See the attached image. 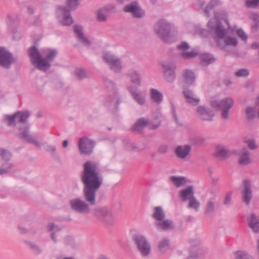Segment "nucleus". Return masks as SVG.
I'll list each match as a JSON object with an SVG mask.
<instances>
[{
    "instance_id": "nucleus-1",
    "label": "nucleus",
    "mask_w": 259,
    "mask_h": 259,
    "mask_svg": "<svg viewBox=\"0 0 259 259\" xmlns=\"http://www.w3.org/2000/svg\"><path fill=\"white\" fill-rule=\"evenodd\" d=\"M100 171V165L97 163L87 161L83 164L80 179L83 184L84 200L74 198L69 200V206L73 211L79 214H88L91 211L90 206L96 204V192L102 184Z\"/></svg>"
},
{
    "instance_id": "nucleus-54",
    "label": "nucleus",
    "mask_w": 259,
    "mask_h": 259,
    "mask_svg": "<svg viewBox=\"0 0 259 259\" xmlns=\"http://www.w3.org/2000/svg\"><path fill=\"white\" fill-rule=\"evenodd\" d=\"M214 114L213 112L210 110L207 112H206V113L204 114L203 118L204 119H200V120L202 121H211L213 119V117H214Z\"/></svg>"
},
{
    "instance_id": "nucleus-16",
    "label": "nucleus",
    "mask_w": 259,
    "mask_h": 259,
    "mask_svg": "<svg viewBox=\"0 0 259 259\" xmlns=\"http://www.w3.org/2000/svg\"><path fill=\"white\" fill-rule=\"evenodd\" d=\"M219 2L215 0L211 1L204 8L205 2L204 0H200L196 5L197 8L201 10L205 16L209 17L210 16V11L218 6Z\"/></svg>"
},
{
    "instance_id": "nucleus-3",
    "label": "nucleus",
    "mask_w": 259,
    "mask_h": 259,
    "mask_svg": "<svg viewBox=\"0 0 259 259\" xmlns=\"http://www.w3.org/2000/svg\"><path fill=\"white\" fill-rule=\"evenodd\" d=\"M15 115H17L16 122L21 123L19 129V138L28 143L33 144L36 147H40V143L29 134V124L26 122L30 116L29 112L27 111H19L15 112Z\"/></svg>"
},
{
    "instance_id": "nucleus-6",
    "label": "nucleus",
    "mask_w": 259,
    "mask_h": 259,
    "mask_svg": "<svg viewBox=\"0 0 259 259\" xmlns=\"http://www.w3.org/2000/svg\"><path fill=\"white\" fill-rule=\"evenodd\" d=\"M211 105L213 108H219L221 111V116L224 119L229 117V110L233 107L234 101L231 98H226L221 101L212 100Z\"/></svg>"
},
{
    "instance_id": "nucleus-29",
    "label": "nucleus",
    "mask_w": 259,
    "mask_h": 259,
    "mask_svg": "<svg viewBox=\"0 0 259 259\" xmlns=\"http://www.w3.org/2000/svg\"><path fill=\"white\" fill-rule=\"evenodd\" d=\"M170 240L166 237L162 238L158 242L157 248L161 252H165L170 247Z\"/></svg>"
},
{
    "instance_id": "nucleus-30",
    "label": "nucleus",
    "mask_w": 259,
    "mask_h": 259,
    "mask_svg": "<svg viewBox=\"0 0 259 259\" xmlns=\"http://www.w3.org/2000/svg\"><path fill=\"white\" fill-rule=\"evenodd\" d=\"M148 124V120L144 118L139 119L137 122L133 125L132 130L133 131H138L141 133L143 129Z\"/></svg>"
},
{
    "instance_id": "nucleus-45",
    "label": "nucleus",
    "mask_w": 259,
    "mask_h": 259,
    "mask_svg": "<svg viewBox=\"0 0 259 259\" xmlns=\"http://www.w3.org/2000/svg\"><path fill=\"white\" fill-rule=\"evenodd\" d=\"M108 17L109 15L106 13L102 8L98 10L97 15V18L98 21L100 22H106Z\"/></svg>"
},
{
    "instance_id": "nucleus-8",
    "label": "nucleus",
    "mask_w": 259,
    "mask_h": 259,
    "mask_svg": "<svg viewBox=\"0 0 259 259\" xmlns=\"http://www.w3.org/2000/svg\"><path fill=\"white\" fill-rule=\"evenodd\" d=\"M163 69V76L168 82H173L176 78V65L172 62H163L161 63Z\"/></svg>"
},
{
    "instance_id": "nucleus-10",
    "label": "nucleus",
    "mask_w": 259,
    "mask_h": 259,
    "mask_svg": "<svg viewBox=\"0 0 259 259\" xmlns=\"http://www.w3.org/2000/svg\"><path fill=\"white\" fill-rule=\"evenodd\" d=\"M103 58L113 71L115 73H119L121 71L122 66L120 60L118 57L109 52H106L104 53Z\"/></svg>"
},
{
    "instance_id": "nucleus-15",
    "label": "nucleus",
    "mask_w": 259,
    "mask_h": 259,
    "mask_svg": "<svg viewBox=\"0 0 259 259\" xmlns=\"http://www.w3.org/2000/svg\"><path fill=\"white\" fill-rule=\"evenodd\" d=\"M127 91L130 93L134 100L141 106L144 105L146 103V96L144 92L138 90V89L133 86L129 85L127 87Z\"/></svg>"
},
{
    "instance_id": "nucleus-36",
    "label": "nucleus",
    "mask_w": 259,
    "mask_h": 259,
    "mask_svg": "<svg viewBox=\"0 0 259 259\" xmlns=\"http://www.w3.org/2000/svg\"><path fill=\"white\" fill-rule=\"evenodd\" d=\"M202 63L204 66L208 65L214 62L215 59L211 54L208 53L202 54L200 56Z\"/></svg>"
},
{
    "instance_id": "nucleus-12",
    "label": "nucleus",
    "mask_w": 259,
    "mask_h": 259,
    "mask_svg": "<svg viewBox=\"0 0 259 259\" xmlns=\"http://www.w3.org/2000/svg\"><path fill=\"white\" fill-rule=\"evenodd\" d=\"M124 12L131 13L132 16L136 18H141L145 16V11L139 6V3L133 2L126 5L124 9Z\"/></svg>"
},
{
    "instance_id": "nucleus-51",
    "label": "nucleus",
    "mask_w": 259,
    "mask_h": 259,
    "mask_svg": "<svg viewBox=\"0 0 259 259\" xmlns=\"http://www.w3.org/2000/svg\"><path fill=\"white\" fill-rule=\"evenodd\" d=\"M107 14L109 16L110 14L116 12V8L113 5H108L102 8Z\"/></svg>"
},
{
    "instance_id": "nucleus-35",
    "label": "nucleus",
    "mask_w": 259,
    "mask_h": 259,
    "mask_svg": "<svg viewBox=\"0 0 259 259\" xmlns=\"http://www.w3.org/2000/svg\"><path fill=\"white\" fill-rule=\"evenodd\" d=\"M169 180L177 187H180L187 183L186 178L182 176H171L169 177Z\"/></svg>"
},
{
    "instance_id": "nucleus-44",
    "label": "nucleus",
    "mask_w": 259,
    "mask_h": 259,
    "mask_svg": "<svg viewBox=\"0 0 259 259\" xmlns=\"http://www.w3.org/2000/svg\"><path fill=\"white\" fill-rule=\"evenodd\" d=\"M74 74L76 79L79 80L88 77V74L85 70L82 68L77 69L74 72Z\"/></svg>"
},
{
    "instance_id": "nucleus-40",
    "label": "nucleus",
    "mask_w": 259,
    "mask_h": 259,
    "mask_svg": "<svg viewBox=\"0 0 259 259\" xmlns=\"http://www.w3.org/2000/svg\"><path fill=\"white\" fill-rule=\"evenodd\" d=\"M107 101H109L110 103H112L115 101V103L113 105V108L111 109V110L113 114H115L118 111L119 105L121 102V100L120 99L116 98L115 96H114L113 97H109L107 98Z\"/></svg>"
},
{
    "instance_id": "nucleus-62",
    "label": "nucleus",
    "mask_w": 259,
    "mask_h": 259,
    "mask_svg": "<svg viewBox=\"0 0 259 259\" xmlns=\"http://www.w3.org/2000/svg\"><path fill=\"white\" fill-rule=\"evenodd\" d=\"M168 151V148L166 145H161L158 148V152L161 154L166 153Z\"/></svg>"
},
{
    "instance_id": "nucleus-22",
    "label": "nucleus",
    "mask_w": 259,
    "mask_h": 259,
    "mask_svg": "<svg viewBox=\"0 0 259 259\" xmlns=\"http://www.w3.org/2000/svg\"><path fill=\"white\" fill-rule=\"evenodd\" d=\"M247 221L249 226L254 232H259V217L252 213L247 218Z\"/></svg>"
},
{
    "instance_id": "nucleus-49",
    "label": "nucleus",
    "mask_w": 259,
    "mask_h": 259,
    "mask_svg": "<svg viewBox=\"0 0 259 259\" xmlns=\"http://www.w3.org/2000/svg\"><path fill=\"white\" fill-rule=\"evenodd\" d=\"M210 110L209 108H206L204 106H199L196 108V112L198 115V117L199 119H204L203 116L204 114L206 113V112Z\"/></svg>"
},
{
    "instance_id": "nucleus-53",
    "label": "nucleus",
    "mask_w": 259,
    "mask_h": 259,
    "mask_svg": "<svg viewBox=\"0 0 259 259\" xmlns=\"http://www.w3.org/2000/svg\"><path fill=\"white\" fill-rule=\"evenodd\" d=\"M0 156L2 158V159L6 161H9L12 157V155L11 153L5 149H3L2 152L0 154Z\"/></svg>"
},
{
    "instance_id": "nucleus-60",
    "label": "nucleus",
    "mask_w": 259,
    "mask_h": 259,
    "mask_svg": "<svg viewBox=\"0 0 259 259\" xmlns=\"http://www.w3.org/2000/svg\"><path fill=\"white\" fill-rule=\"evenodd\" d=\"M104 83L106 88L111 89L114 88V83L110 79L107 78H104Z\"/></svg>"
},
{
    "instance_id": "nucleus-23",
    "label": "nucleus",
    "mask_w": 259,
    "mask_h": 259,
    "mask_svg": "<svg viewBox=\"0 0 259 259\" xmlns=\"http://www.w3.org/2000/svg\"><path fill=\"white\" fill-rule=\"evenodd\" d=\"M155 225L158 229L163 231L172 230L175 228L172 221L168 219L155 222Z\"/></svg>"
},
{
    "instance_id": "nucleus-42",
    "label": "nucleus",
    "mask_w": 259,
    "mask_h": 259,
    "mask_svg": "<svg viewBox=\"0 0 259 259\" xmlns=\"http://www.w3.org/2000/svg\"><path fill=\"white\" fill-rule=\"evenodd\" d=\"M198 54V52L195 51L190 52L182 51L180 56L183 59L187 60L195 58Z\"/></svg>"
},
{
    "instance_id": "nucleus-52",
    "label": "nucleus",
    "mask_w": 259,
    "mask_h": 259,
    "mask_svg": "<svg viewBox=\"0 0 259 259\" xmlns=\"http://www.w3.org/2000/svg\"><path fill=\"white\" fill-rule=\"evenodd\" d=\"M249 71L247 69L242 68L236 71L235 73V75L236 77H247L249 75Z\"/></svg>"
},
{
    "instance_id": "nucleus-48",
    "label": "nucleus",
    "mask_w": 259,
    "mask_h": 259,
    "mask_svg": "<svg viewBox=\"0 0 259 259\" xmlns=\"http://www.w3.org/2000/svg\"><path fill=\"white\" fill-rule=\"evenodd\" d=\"M65 242L66 245L72 248H76L78 245V243L75 242L74 239L70 236H67L65 238Z\"/></svg>"
},
{
    "instance_id": "nucleus-32",
    "label": "nucleus",
    "mask_w": 259,
    "mask_h": 259,
    "mask_svg": "<svg viewBox=\"0 0 259 259\" xmlns=\"http://www.w3.org/2000/svg\"><path fill=\"white\" fill-rule=\"evenodd\" d=\"M152 218L156 221H162L165 218V213L161 206H156L154 208Z\"/></svg>"
},
{
    "instance_id": "nucleus-64",
    "label": "nucleus",
    "mask_w": 259,
    "mask_h": 259,
    "mask_svg": "<svg viewBox=\"0 0 259 259\" xmlns=\"http://www.w3.org/2000/svg\"><path fill=\"white\" fill-rule=\"evenodd\" d=\"M35 9L31 6H28L27 7V12L29 14H33L35 12Z\"/></svg>"
},
{
    "instance_id": "nucleus-55",
    "label": "nucleus",
    "mask_w": 259,
    "mask_h": 259,
    "mask_svg": "<svg viewBox=\"0 0 259 259\" xmlns=\"http://www.w3.org/2000/svg\"><path fill=\"white\" fill-rule=\"evenodd\" d=\"M245 5L248 8H255L259 5V0H246Z\"/></svg>"
},
{
    "instance_id": "nucleus-56",
    "label": "nucleus",
    "mask_w": 259,
    "mask_h": 259,
    "mask_svg": "<svg viewBox=\"0 0 259 259\" xmlns=\"http://www.w3.org/2000/svg\"><path fill=\"white\" fill-rule=\"evenodd\" d=\"M232 195V192L231 191L228 192L226 193L223 202L225 205H230L231 204Z\"/></svg>"
},
{
    "instance_id": "nucleus-50",
    "label": "nucleus",
    "mask_w": 259,
    "mask_h": 259,
    "mask_svg": "<svg viewBox=\"0 0 259 259\" xmlns=\"http://www.w3.org/2000/svg\"><path fill=\"white\" fill-rule=\"evenodd\" d=\"M251 257L247 253L242 251H237L235 253V259H250Z\"/></svg>"
},
{
    "instance_id": "nucleus-25",
    "label": "nucleus",
    "mask_w": 259,
    "mask_h": 259,
    "mask_svg": "<svg viewBox=\"0 0 259 259\" xmlns=\"http://www.w3.org/2000/svg\"><path fill=\"white\" fill-rule=\"evenodd\" d=\"M182 78L184 82L188 85L193 84L196 79L194 73L192 70L189 69L184 70L182 74Z\"/></svg>"
},
{
    "instance_id": "nucleus-14",
    "label": "nucleus",
    "mask_w": 259,
    "mask_h": 259,
    "mask_svg": "<svg viewBox=\"0 0 259 259\" xmlns=\"http://www.w3.org/2000/svg\"><path fill=\"white\" fill-rule=\"evenodd\" d=\"M208 27L211 32H213L217 35V37L223 38L226 34V31L222 28V22L219 20L213 19L210 20L207 23Z\"/></svg>"
},
{
    "instance_id": "nucleus-41",
    "label": "nucleus",
    "mask_w": 259,
    "mask_h": 259,
    "mask_svg": "<svg viewBox=\"0 0 259 259\" xmlns=\"http://www.w3.org/2000/svg\"><path fill=\"white\" fill-rule=\"evenodd\" d=\"M200 203L195 197H192L189 200L188 207L193 209L195 211H198L200 209Z\"/></svg>"
},
{
    "instance_id": "nucleus-7",
    "label": "nucleus",
    "mask_w": 259,
    "mask_h": 259,
    "mask_svg": "<svg viewBox=\"0 0 259 259\" xmlns=\"http://www.w3.org/2000/svg\"><path fill=\"white\" fill-rule=\"evenodd\" d=\"M154 29L157 34L165 42H169V36L171 29L170 24L165 19H161L154 25Z\"/></svg>"
},
{
    "instance_id": "nucleus-21",
    "label": "nucleus",
    "mask_w": 259,
    "mask_h": 259,
    "mask_svg": "<svg viewBox=\"0 0 259 259\" xmlns=\"http://www.w3.org/2000/svg\"><path fill=\"white\" fill-rule=\"evenodd\" d=\"M183 94L185 98L187 99V101L190 104H191L194 106L197 105L200 101L199 98H195L193 91L189 88H185L183 90Z\"/></svg>"
},
{
    "instance_id": "nucleus-9",
    "label": "nucleus",
    "mask_w": 259,
    "mask_h": 259,
    "mask_svg": "<svg viewBox=\"0 0 259 259\" xmlns=\"http://www.w3.org/2000/svg\"><path fill=\"white\" fill-rule=\"evenodd\" d=\"M16 61L13 54L5 48L0 47V66L9 69Z\"/></svg>"
},
{
    "instance_id": "nucleus-26",
    "label": "nucleus",
    "mask_w": 259,
    "mask_h": 259,
    "mask_svg": "<svg viewBox=\"0 0 259 259\" xmlns=\"http://www.w3.org/2000/svg\"><path fill=\"white\" fill-rule=\"evenodd\" d=\"M126 76L128 77L131 82L137 85H141V77L139 73L135 70H130L127 72Z\"/></svg>"
},
{
    "instance_id": "nucleus-43",
    "label": "nucleus",
    "mask_w": 259,
    "mask_h": 259,
    "mask_svg": "<svg viewBox=\"0 0 259 259\" xmlns=\"http://www.w3.org/2000/svg\"><path fill=\"white\" fill-rule=\"evenodd\" d=\"M214 17L216 19L219 20L220 21H221L222 20H224L226 23H229L228 20L227 19V14L224 11H219L215 12Z\"/></svg>"
},
{
    "instance_id": "nucleus-61",
    "label": "nucleus",
    "mask_w": 259,
    "mask_h": 259,
    "mask_svg": "<svg viewBox=\"0 0 259 259\" xmlns=\"http://www.w3.org/2000/svg\"><path fill=\"white\" fill-rule=\"evenodd\" d=\"M246 143L247 144L248 148L250 150H254L257 148L254 140L249 139L246 141Z\"/></svg>"
},
{
    "instance_id": "nucleus-59",
    "label": "nucleus",
    "mask_w": 259,
    "mask_h": 259,
    "mask_svg": "<svg viewBox=\"0 0 259 259\" xmlns=\"http://www.w3.org/2000/svg\"><path fill=\"white\" fill-rule=\"evenodd\" d=\"M177 48L182 51H186L189 49L190 46L186 42H183L181 44L178 45Z\"/></svg>"
},
{
    "instance_id": "nucleus-24",
    "label": "nucleus",
    "mask_w": 259,
    "mask_h": 259,
    "mask_svg": "<svg viewBox=\"0 0 259 259\" xmlns=\"http://www.w3.org/2000/svg\"><path fill=\"white\" fill-rule=\"evenodd\" d=\"M239 155H240L239 163L240 165H246L250 163V153L246 148H243Z\"/></svg>"
},
{
    "instance_id": "nucleus-63",
    "label": "nucleus",
    "mask_w": 259,
    "mask_h": 259,
    "mask_svg": "<svg viewBox=\"0 0 259 259\" xmlns=\"http://www.w3.org/2000/svg\"><path fill=\"white\" fill-rule=\"evenodd\" d=\"M255 108L256 109V111L257 113V117L259 118V96L256 99L255 105Z\"/></svg>"
},
{
    "instance_id": "nucleus-13",
    "label": "nucleus",
    "mask_w": 259,
    "mask_h": 259,
    "mask_svg": "<svg viewBox=\"0 0 259 259\" xmlns=\"http://www.w3.org/2000/svg\"><path fill=\"white\" fill-rule=\"evenodd\" d=\"M95 142L88 138L83 137L80 139L78 144L81 154L90 155L93 152Z\"/></svg>"
},
{
    "instance_id": "nucleus-37",
    "label": "nucleus",
    "mask_w": 259,
    "mask_h": 259,
    "mask_svg": "<svg viewBox=\"0 0 259 259\" xmlns=\"http://www.w3.org/2000/svg\"><path fill=\"white\" fill-rule=\"evenodd\" d=\"M14 167V164L9 161L3 163L0 167L1 175L11 172Z\"/></svg>"
},
{
    "instance_id": "nucleus-20",
    "label": "nucleus",
    "mask_w": 259,
    "mask_h": 259,
    "mask_svg": "<svg viewBox=\"0 0 259 259\" xmlns=\"http://www.w3.org/2000/svg\"><path fill=\"white\" fill-rule=\"evenodd\" d=\"M180 197L184 202L189 200L192 197H194L193 187L192 186H189L187 188L182 189L180 192Z\"/></svg>"
},
{
    "instance_id": "nucleus-47",
    "label": "nucleus",
    "mask_w": 259,
    "mask_h": 259,
    "mask_svg": "<svg viewBox=\"0 0 259 259\" xmlns=\"http://www.w3.org/2000/svg\"><path fill=\"white\" fill-rule=\"evenodd\" d=\"M250 18L254 22V24L252 26V28L257 30L259 26V15L255 13H252L250 16Z\"/></svg>"
},
{
    "instance_id": "nucleus-31",
    "label": "nucleus",
    "mask_w": 259,
    "mask_h": 259,
    "mask_svg": "<svg viewBox=\"0 0 259 259\" xmlns=\"http://www.w3.org/2000/svg\"><path fill=\"white\" fill-rule=\"evenodd\" d=\"M25 243L34 254L39 255L42 252V248L36 243L31 241H26Z\"/></svg>"
},
{
    "instance_id": "nucleus-5",
    "label": "nucleus",
    "mask_w": 259,
    "mask_h": 259,
    "mask_svg": "<svg viewBox=\"0 0 259 259\" xmlns=\"http://www.w3.org/2000/svg\"><path fill=\"white\" fill-rule=\"evenodd\" d=\"M132 240L136 250L143 258H148L151 253V245L147 237L142 234L133 235Z\"/></svg>"
},
{
    "instance_id": "nucleus-38",
    "label": "nucleus",
    "mask_w": 259,
    "mask_h": 259,
    "mask_svg": "<svg viewBox=\"0 0 259 259\" xmlns=\"http://www.w3.org/2000/svg\"><path fill=\"white\" fill-rule=\"evenodd\" d=\"M150 94L151 98L154 102L158 104L161 102L163 100V95L157 90L154 89H151Z\"/></svg>"
},
{
    "instance_id": "nucleus-18",
    "label": "nucleus",
    "mask_w": 259,
    "mask_h": 259,
    "mask_svg": "<svg viewBox=\"0 0 259 259\" xmlns=\"http://www.w3.org/2000/svg\"><path fill=\"white\" fill-rule=\"evenodd\" d=\"M74 33L77 35L78 39L84 46L90 47L91 45L90 40L84 35L81 26L75 25L73 26Z\"/></svg>"
},
{
    "instance_id": "nucleus-33",
    "label": "nucleus",
    "mask_w": 259,
    "mask_h": 259,
    "mask_svg": "<svg viewBox=\"0 0 259 259\" xmlns=\"http://www.w3.org/2000/svg\"><path fill=\"white\" fill-rule=\"evenodd\" d=\"M231 152L225 146L219 145L216 147V156L218 157L226 158L229 157Z\"/></svg>"
},
{
    "instance_id": "nucleus-57",
    "label": "nucleus",
    "mask_w": 259,
    "mask_h": 259,
    "mask_svg": "<svg viewBox=\"0 0 259 259\" xmlns=\"http://www.w3.org/2000/svg\"><path fill=\"white\" fill-rule=\"evenodd\" d=\"M46 150L50 153L52 155H54L56 151V147L55 146L52 145H47L45 146Z\"/></svg>"
},
{
    "instance_id": "nucleus-17",
    "label": "nucleus",
    "mask_w": 259,
    "mask_h": 259,
    "mask_svg": "<svg viewBox=\"0 0 259 259\" xmlns=\"http://www.w3.org/2000/svg\"><path fill=\"white\" fill-rule=\"evenodd\" d=\"M242 184L243 185V189L241 192L242 200L247 205L250 203L252 197L251 185L249 181L247 180H244Z\"/></svg>"
},
{
    "instance_id": "nucleus-4",
    "label": "nucleus",
    "mask_w": 259,
    "mask_h": 259,
    "mask_svg": "<svg viewBox=\"0 0 259 259\" xmlns=\"http://www.w3.org/2000/svg\"><path fill=\"white\" fill-rule=\"evenodd\" d=\"M81 0H67L66 7L59 6L57 9V17L60 23L64 26H70L73 22L70 12L76 10Z\"/></svg>"
},
{
    "instance_id": "nucleus-39",
    "label": "nucleus",
    "mask_w": 259,
    "mask_h": 259,
    "mask_svg": "<svg viewBox=\"0 0 259 259\" xmlns=\"http://www.w3.org/2000/svg\"><path fill=\"white\" fill-rule=\"evenodd\" d=\"M16 115H15V113L13 115L6 114L4 116V121L9 126H15L17 124L16 121Z\"/></svg>"
},
{
    "instance_id": "nucleus-28",
    "label": "nucleus",
    "mask_w": 259,
    "mask_h": 259,
    "mask_svg": "<svg viewBox=\"0 0 259 259\" xmlns=\"http://www.w3.org/2000/svg\"><path fill=\"white\" fill-rule=\"evenodd\" d=\"M47 230L49 232H52L51 234V238L54 242L56 244L58 242L56 234L61 230V228L53 223H49L47 225Z\"/></svg>"
},
{
    "instance_id": "nucleus-34",
    "label": "nucleus",
    "mask_w": 259,
    "mask_h": 259,
    "mask_svg": "<svg viewBox=\"0 0 259 259\" xmlns=\"http://www.w3.org/2000/svg\"><path fill=\"white\" fill-rule=\"evenodd\" d=\"M216 43L218 47H221L222 49H223L227 46L236 47L238 45V40L237 38L235 37L231 36H228L226 37V38L225 39L224 44L223 46H221L219 40L216 41Z\"/></svg>"
},
{
    "instance_id": "nucleus-27",
    "label": "nucleus",
    "mask_w": 259,
    "mask_h": 259,
    "mask_svg": "<svg viewBox=\"0 0 259 259\" xmlns=\"http://www.w3.org/2000/svg\"><path fill=\"white\" fill-rule=\"evenodd\" d=\"M215 210V198H211L207 201L204 213L207 216H211Z\"/></svg>"
},
{
    "instance_id": "nucleus-58",
    "label": "nucleus",
    "mask_w": 259,
    "mask_h": 259,
    "mask_svg": "<svg viewBox=\"0 0 259 259\" xmlns=\"http://www.w3.org/2000/svg\"><path fill=\"white\" fill-rule=\"evenodd\" d=\"M238 36L241 38L242 40L246 41L247 39V35L246 34L244 30L241 29H238L237 30Z\"/></svg>"
},
{
    "instance_id": "nucleus-11",
    "label": "nucleus",
    "mask_w": 259,
    "mask_h": 259,
    "mask_svg": "<svg viewBox=\"0 0 259 259\" xmlns=\"http://www.w3.org/2000/svg\"><path fill=\"white\" fill-rule=\"evenodd\" d=\"M94 214L108 225H112L114 223V219L112 212L107 208H97L95 210Z\"/></svg>"
},
{
    "instance_id": "nucleus-2",
    "label": "nucleus",
    "mask_w": 259,
    "mask_h": 259,
    "mask_svg": "<svg viewBox=\"0 0 259 259\" xmlns=\"http://www.w3.org/2000/svg\"><path fill=\"white\" fill-rule=\"evenodd\" d=\"M28 54L33 66L42 71L48 70L51 67L50 63L57 57L58 51L50 48L44 49L39 52L35 46L28 49Z\"/></svg>"
},
{
    "instance_id": "nucleus-19",
    "label": "nucleus",
    "mask_w": 259,
    "mask_h": 259,
    "mask_svg": "<svg viewBox=\"0 0 259 259\" xmlns=\"http://www.w3.org/2000/svg\"><path fill=\"white\" fill-rule=\"evenodd\" d=\"M191 147L189 145L178 146L175 149L176 155L180 158L183 159L187 157L191 151Z\"/></svg>"
},
{
    "instance_id": "nucleus-46",
    "label": "nucleus",
    "mask_w": 259,
    "mask_h": 259,
    "mask_svg": "<svg viewBox=\"0 0 259 259\" xmlns=\"http://www.w3.org/2000/svg\"><path fill=\"white\" fill-rule=\"evenodd\" d=\"M256 109L254 107H248L246 109L245 112L247 115V118L251 120L255 117Z\"/></svg>"
}]
</instances>
